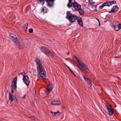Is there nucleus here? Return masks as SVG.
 Returning a JSON list of instances; mask_svg holds the SVG:
<instances>
[{"label": "nucleus", "instance_id": "2eb2a0df", "mask_svg": "<svg viewBox=\"0 0 121 121\" xmlns=\"http://www.w3.org/2000/svg\"><path fill=\"white\" fill-rule=\"evenodd\" d=\"M54 0H46L48 5L50 6H52L53 5L54 1Z\"/></svg>", "mask_w": 121, "mask_h": 121}, {"label": "nucleus", "instance_id": "f704fd0d", "mask_svg": "<svg viewBox=\"0 0 121 121\" xmlns=\"http://www.w3.org/2000/svg\"><path fill=\"white\" fill-rule=\"evenodd\" d=\"M96 19L97 20H98V22H99V20L98 19Z\"/></svg>", "mask_w": 121, "mask_h": 121}, {"label": "nucleus", "instance_id": "f257e3e1", "mask_svg": "<svg viewBox=\"0 0 121 121\" xmlns=\"http://www.w3.org/2000/svg\"><path fill=\"white\" fill-rule=\"evenodd\" d=\"M35 61L37 67V71L38 73V76L42 78H45L46 73L43 66L42 65L41 62L37 58H35Z\"/></svg>", "mask_w": 121, "mask_h": 121}, {"label": "nucleus", "instance_id": "412c9836", "mask_svg": "<svg viewBox=\"0 0 121 121\" xmlns=\"http://www.w3.org/2000/svg\"><path fill=\"white\" fill-rule=\"evenodd\" d=\"M109 3L108 6L112 5L113 4H115L116 3V2L115 1H109L108 2Z\"/></svg>", "mask_w": 121, "mask_h": 121}, {"label": "nucleus", "instance_id": "5701e85b", "mask_svg": "<svg viewBox=\"0 0 121 121\" xmlns=\"http://www.w3.org/2000/svg\"><path fill=\"white\" fill-rule=\"evenodd\" d=\"M47 11V9L45 7L43 8L42 9V11L45 13H46Z\"/></svg>", "mask_w": 121, "mask_h": 121}, {"label": "nucleus", "instance_id": "f03ea898", "mask_svg": "<svg viewBox=\"0 0 121 121\" xmlns=\"http://www.w3.org/2000/svg\"><path fill=\"white\" fill-rule=\"evenodd\" d=\"M67 17L68 18L69 21L72 22H74L77 19V20L79 25L81 26H83V25L82 20L81 17H77V16L74 15L72 14L70 11H68L67 13Z\"/></svg>", "mask_w": 121, "mask_h": 121}, {"label": "nucleus", "instance_id": "c9c22d12", "mask_svg": "<svg viewBox=\"0 0 121 121\" xmlns=\"http://www.w3.org/2000/svg\"><path fill=\"white\" fill-rule=\"evenodd\" d=\"M27 26H26V29H27Z\"/></svg>", "mask_w": 121, "mask_h": 121}, {"label": "nucleus", "instance_id": "b1692460", "mask_svg": "<svg viewBox=\"0 0 121 121\" xmlns=\"http://www.w3.org/2000/svg\"><path fill=\"white\" fill-rule=\"evenodd\" d=\"M78 11H79V13L80 14L82 15H83L84 14V11L82 9H81V8L79 10H78Z\"/></svg>", "mask_w": 121, "mask_h": 121}, {"label": "nucleus", "instance_id": "cd10ccee", "mask_svg": "<svg viewBox=\"0 0 121 121\" xmlns=\"http://www.w3.org/2000/svg\"><path fill=\"white\" fill-rule=\"evenodd\" d=\"M43 79V81L45 83H46V78H42Z\"/></svg>", "mask_w": 121, "mask_h": 121}, {"label": "nucleus", "instance_id": "f3484780", "mask_svg": "<svg viewBox=\"0 0 121 121\" xmlns=\"http://www.w3.org/2000/svg\"><path fill=\"white\" fill-rule=\"evenodd\" d=\"M60 102L59 101H54L51 103L52 104L54 105H58L60 104Z\"/></svg>", "mask_w": 121, "mask_h": 121}, {"label": "nucleus", "instance_id": "473e14b6", "mask_svg": "<svg viewBox=\"0 0 121 121\" xmlns=\"http://www.w3.org/2000/svg\"><path fill=\"white\" fill-rule=\"evenodd\" d=\"M15 81H16V82H17V78L16 77V80H15Z\"/></svg>", "mask_w": 121, "mask_h": 121}, {"label": "nucleus", "instance_id": "6ab92c4d", "mask_svg": "<svg viewBox=\"0 0 121 121\" xmlns=\"http://www.w3.org/2000/svg\"><path fill=\"white\" fill-rule=\"evenodd\" d=\"M121 28V24H120L118 25H117L116 26H115L114 27V29L117 31L118 30Z\"/></svg>", "mask_w": 121, "mask_h": 121}, {"label": "nucleus", "instance_id": "393cba45", "mask_svg": "<svg viewBox=\"0 0 121 121\" xmlns=\"http://www.w3.org/2000/svg\"><path fill=\"white\" fill-rule=\"evenodd\" d=\"M84 69L86 72L88 73L89 71V70L88 68L86 66L83 68Z\"/></svg>", "mask_w": 121, "mask_h": 121}, {"label": "nucleus", "instance_id": "423d86ee", "mask_svg": "<svg viewBox=\"0 0 121 121\" xmlns=\"http://www.w3.org/2000/svg\"><path fill=\"white\" fill-rule=\"evenodd\" d=\"M108 114L110 115H112L113 113V109L110 105L107 104L106 105Z\"/></svg>", "mask_w": 121, "mask_h": 121}, {"label": "nucleus", "instance_id": "dca6fc26", "mask_svg": "<svg viewBox=\"0 0 121 121\" xmlns=\"http://www.w3.org/2000/svg\"><path fill=\"white\" fill-rule=\"evenodd\" d=\"M47 48L44 47H42L40 48V50L41 51L43 52L45 54H47L46 53V52L47 51Z\"/></svg>", "mask_w": 121, "mask_h": 121}, {"label": "nucleus", "instance_id": "20e7f679", "mask_svg": "<svg viewBox=\"0 0 121 121\" xmlns=\"http://www.w3.org/2000/svg\"><path fill=\"white\" fill-rule=\"evenodd\" d=\"M17 38H16V44L19 49H22L24 47V45L22 42L17 40Z\"/></svg>", "mask_w": 121, "mask_h": 121}, {"label": "nucleus", "instance_id": "6e6552de", "mask_svg": "<svg viewBox=\"0 0 121 121\" xmlns=\"http://www.w3.org/2000/svg\"><path fill=\"white\" fill-rule=\"evenodd\" d=\"M119 10V8L117 5H115L113 7L112 9L109 12V13H116Z\"/></svg>", "mask_w": 121, "mask_h": 121}, {"label": "nucleus", "instance_id": "c85d7f7f", "mask_svg": "<svg viewBox=\"0 0 121 121\" xmlns=\"http://www.w3.org/2000/svg\"><path fill=\"white\" fill-rule=\"evenodd\" d=\"M29 32L30 33H31L33 31V30L32 29H30L29 30Z\"/></svg>", "mask_w": 121, "mask_h": 121}, {"label": "nucleus", "instance_id": "a878e982", "mask_svg": "<svg viewBox=\"0 0 121 121\" xmlns=\"http://www.w3.org/2000/svg\"><path fill=\"white\" fill-rule=\"evenodd\" d=\"M30 118L31 119L34 121H35L36 119L34 117H30Z\"/></svg>", "mask_w": 121, "mask_h": 121}, {"label": "nucleus", "instance_id": "4be33fe9", "mask_svg": "<svg viewBox=\"0 0 121 121\" xmlns=\"http://www.w3.org/2000/svg\"><path fill=\"white\" fill-rule=\"evenodd\" d=\"M45 2V0H39L38 1V2L39 3L41 4L42 5L44 4Z\"/></svg>", "mask_w": 121, "mask_h": 121}, {"label": "nucleus", "instance_id": "7ed1b4c3", "mask_svg": "<svg viewBox=\"0 0 121 121\" xmlns=\"http://www.w3.org/2000/svg\"><path fill=\"white\" fill-rule=\"evenodd\" d=\"M74 0H69V3L67 4V6L69 8H70L73 5V7L75 10L78 11L81 8V6L78 4L76 2H73Z\"/></svg>", "mask_w": 121, "mask_h": 121}, {"label": "nucleus", "instance_id": "4c0bfd02", "mask_svg": "<svg viewBox=\"0 0 121 121\" xmlns=\"http://www.w3.org/2000/svg\"><path fill=\"white\" fill-rule=\"evenodd\" d=\"M0 121H1V120H0Z\"/></svg>", "mask_w": 121, "mask_h": 121}, {"label": "nucleus", "instance_id": "9b49d317", "mask_svg": "<svg viewBox=\"0 0 121 121\" xmlns=\"http://www.w3.org/2000/svg\"><path fill=\"white\" fill-rule=\"evenodd\" d=\"M83 78L89 84L91 85V81L90 80L89 78L87 76H84Z\"/></svg>", "mask_w": 121, "mask_h": 121}, {"label": "nucleus", "instance_id": "0eeeda50", "mask_svg": "<svg viewBox=\"0 0 121 121\" xmlns=\"http://www.w3.org/2000/svg\"><path fill=\"white\" fill-rule=\"evenodd\" d=\"M75 58L78 63V66L79 68L81 70H82V71H83V68H81L80 66L81 67L83 68L85 66L83 63H82V62L80 61L78 59L76 56H75Z\"/></svg>", "mask_w": 121, "mask_h": 121}, {"label": "nucleus", "instance_id": "e433bc0d", "mask_svg": "<svg viewBox=\"0 0 121 121\" xmlns=\"http://www.w3.org/2000/svg\"><path fill=\"white\" fill-rule=\"evenodd\" d=\"M15 87H16V88L17 87V86L16 85Z\"/></svg>", "mask_w": 121, "mask_h": 121}, {"label": "nucleus", "instance_id": "a211bd4d", "mask_svg": "<svg viewBox=\"0 0 121 121\" xmlns=\"http://www.w3.org/2000/svg\"><path fill=\"white\" fill-rule=\"evenodd\" d=\"M46 52L47 54H46L47 56H52L53 55V54L52 52L48 49H47V51Z\"/></svg>", "mask_w": 121, "mask_h": 121}, {"label": "nucleus", "instance_id": "4468645a", "mask_svg": "<svg viewBox=\"0 0 121 121\" xmlns=\"http://www.w3.org/2000/svg\"><path fill=\"white\" fill-rule=\"evenodd\" d=\"M109 5V3L108 2L103 3L102 5L99 7V8L100 9H102L103 7L105 6H108Z\"/></svg>", "mask_w": 121, "mask_h": 121}, {"label": "nucleus", "instance_id": "2f4dec72", "mask_svg": "<svg viewBox=\"0 0 121 121\" xmlns=\"http://www.w3.org/2000/svg\"><path fill=\"white\" fill-rule=\"evenodd\" d=\"M70 72H71V73H73V75H74L75 76H75V75L74 74V73H73V71H72V70H71V71H70Z\"/></svg>", "mask_w": 121, "mask_h": 121}, {"label": "nucleus", "instance_id": "aec40b11", "mask_svg": "<svg viewBox=\"0 0 121 121\" xmlns=\"http://www.w3.org/2000/svg\"><path fill=\"white\" fill-rule=\"evenodd\" d=\"M9 99L12 102L13 100V96L11 95L10 92H9Z\"/></svg>", "mask_w": 121, "mask_h": 121}, {"label": "nucleus", "instance_id": "9d476101", "mask_svg": "<svg viewBox=\"0 0 121 121\" xmlns=\"http://www.w3.org/2000/svg\"><path fill=\"white\" fill-rule=\"evenodd\" d=\"M9 38L14 43H15V35L14 34L12 33L9 35Z\"/></svg>", "mask_w": 121, "mask_h": 121}, {"label": "nucleus", "instance_id": "1a4fd4ad", "mask_svg": "<svg viewBox=\"0 0 121 121\" xmlns=\"http://www.w3.org/2000/svg\"><path fill=\"white\" fill-rule=\"evenodd\" d=\"M11 87L12 90L11 91V92L12 94L13 92V89H15V78H13L11 83Z\"/></svg>", "mask_w": 121, "mask_h": 121}, {"label": "nucleus", "instance_id": "c756f323", "mask_svg": "<svg viewBox=\"0 0 121 121\" xmlns=\"http://www.w3.org/2000/svg\"><path fill=\"white\" fill-rule=\"evenodd\" d=\"M26 95H24V96L22 97V98L23 99H25L26 98Z\"/></svg>", "mask_w": 121, "mask_h": 121}, {"label": "nucleus", "instance_id": "39448f33", "mask_svg": "<svg viewBox=\"0 0 121 121\" xmlns=\"http://www.w3.org/2000/svg\"><path fill=\"white\" fill-rule=\"evenodd\" d=\"M23 80L24 83L27 86L29 85L30 82V79L29 77L27 75H24Z\"/></svg>", "mask_w": 121, "mask_h": 121}, {"label": "nucleus", "instance_id": "ddd939ff", "mask_svg": "<svg viewBox=\"0 0 121 121\" xmlns=\"http://www.w3.org/2000/svg\"><path fill=\"white\" fill-rule=\"evenodd\" d=\"M53 87V85L52 84H50L48 86L47 89L49 93L50 92L52 91Z\"/></svg>", "mask_w": 121, "mask_h": 121}, {"label": "nucleus", "instance_id": "7c9ffc66", "mask_svg": "<svg viewBox=\"0 0 121 121\" xmlns=\"http://www.w3.org/2000/svg\"><path fill=\"white\" fill-rule=\"evenodd\" d=\"M67 67L68 69L70 70V71L72 70L68 66H67Z\"/></svg>", "mask_w": 121, "mask_h": 121}, {"label": "nucleus", "instance_id": "bb28decb", "mask_svg": "<svg viewBox=\"0 0 121 121\" xmlns=\"http://www.w3.org/2000/svg\"><path fill=\"white\" fill-rule=\"evenodd\" d=\"M88 1L91 4H93L94 3V2H93V0H88Z\"/></svg>", "mask_w": 121, "mask_h": 121}, {"label": "nucleus", "instance_id": "f8f14e48", "mask_svg": "<svg viewBox=\"0 0 121 121\" xmlns=\"http://www.w3.org/2000/svg\"><path fill=\"white\" fill-rule=\"evenodd\" d=\"M50 112L53 116L57 117L60 115L61 114V113L58 111L56 112H53L51 111Z\"/></svg>", "mask_w": 121, "mask_h": 121}, {"label": "nucleus", "instance_id": "72a5a7b5", "mask_svg": "<svg viewBox=\"0 0 121 121\" xmlns=\"http://www.w3.org/2000/svg\"><path fill=\"white\" fill-rule=\"evenodd\" d=\"M98 22L99 23V26H100V23L99 22Z\"/></svg>", "mask_w": 121, "mask_h": 121}]
</instances>
